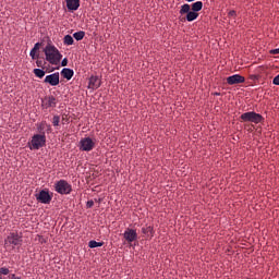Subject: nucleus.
I'll return each instance as SVG.
<instances>
[{"mask_svg":"<svg viewBox=\"0 0 279 279\" xmlns=\"http://www.w3.org/2000/svg\"><path fill=\"white\" fill-rule=\"evenodd\" d=\"M44 52L46 54V60L52 65H58L62 60V54L58 48L51 44L46 46Z\"/></svg>","mask_w":279,"mask_h":279,"instance_id":"1","label":"nucleus"},{"mask_svg":"<svg viewBox=\"0 0 279 279\" xmlns=\"http://www.w3.org/2000/svg\"><path fill=\"white\" fill-rule=\"evenodd\" d=\"M47 137L46 134H35L28 142V147L31 150H38L46 146Z\"/></svg>","mask_w":279,"mask_h":279,"instance_id":"2","label":"nucleus"},{"mask_svg":"<svg viewBox=\"0 0 279 279\" xmlns=\"http://www.w3.org/2000/svg\"><path fill=\"white\" fill-rule=\"evenodd\" d=\"M240 119L243 122H251L254 124L265 122V118L262 114L256 113L255 111L244 112L243 114L240 116Z\"/></svg>","mask_w":279,"mask_h":279,"instance_id":"3","label":"nucleus"},{"mask_svg":"<svg viewBox=\"0 0 279 279\" xmlns=\"http://www.w3.org/2000/svg\"><path fill=\"white\" fill-rule=\"evenodd\" d=\"M54 190L61 195H69L72 193L73 187L66 180H59L54 184Z\"/></svg>","mask_w":279,"mask_h":279,"instance_id":"4","label":"nucleus"},{"mask_svg":"<svg viewBox=\"0 0 279 279\" xmlns=\"http://www.w3.org/2000/svg\"><path fill=\"white\" fill-rule=\"evenodd\" d=\"M23 244V238L17 232H11L5 239V246H12V248L21 247Z\"/></svg>","mask_w":279,"mask_h":279,"instance_id":"5","label":"nucleus"},{"mask_svg":"<svg viewBox=\"0 0 279 279\" xmlns=\"http://www.w3.org/2000/svg\"><path fill=\"white\" fill-rule=\"evenodd\" d=\"M179 13L181 15L186 14L185 20L187 22H194L199 16V14L197 12H195L193 10L191 11V5H189V4L181 5Z\"/></svg>","mask_w":279,"mask_h":279,"instance_id":"6","label":"nucleus"},{"mask_svg":"<svg viewBox=\"0 0 279 279\" xmlns=\"http://www.w3.org/2000/svg\"><path fill=\"white\" fill-rule=\"evenodd\" d=\"M96 143L90 137H83L78 142V149L81 151H92L95 148Z\"/></svg>","mask_w":279,"mask_h":279,"instance_id":"7","label":"nucleus"},{"mask_svg":"<svg viewBox=\"0 0 279 279\" xmlns=\"http://www.w3.org/2000/svg\"><path fill=\"white\" fill-rule=\"evenodd\" d=\"M36 198L41 204H50L52 201V195L48 190H41L38 194H36Z\"/></svg>","mask_w":279,"mask_h":279,"instance_id":"8","label":"nucleus"},{"mask_svg":"<svg viewBox=\"0 0 279 279\" xmlns=\"http://www.w3.org/2000/svg\"><path fill=\"white\" fill-rule=\"evenodd\" d=\"M58 105V100L54 96H47L41 100V107L44 109H49V108H56Z\"/></svg>","mask_w":279,"mask_h":279,"instance_id":"9","label":"nucleus"},{"mask_svg":"<svg viewBox=\"0 0 279 279\" xmlns=\"http://www.w3.org/2000/svg\"><path fill=\"white\" fill-rule=\"evenodd\" d=\"M44 83L50 84L51 86H58L60 84V74L57 72V73L47 75Z\"/></svg>","mask_w":279,"mask_h":279,"instance_id":"10","label":"nucleus"},{"mask_svg":"<svg viewBox=\"0 0 279 279\" xmlns=\"http://www.w3.org/2000/svg\"><path fill=\"white\" fill-rule=\"evenodd\" d=\"M123 235H124V240H126V242H129V243L137 240V232L135 229L126 228V230H124Z\"/></svg>","mask_w":279,"mask_h":279,"instance_id":"11","label":"nucleus"},{"mask_svg":"<svg viewBox=\"0 0 279 279\" xmlns=\"http://www.w3.org/2000/svg\"><path fill=\"white\" fill-rule=\"evenodd\" d=\"M245 83V77L241 76L240 74H234L227 77V84L229 85H236Z\"/></svg>","mask_w":279,"mask_h":279,"instance_id":"12","label":"nucleus"},{"mask_svg":"<svg viewBox=\"0 0 279 279\" xmlns=\"http://www.w3.org/2000/svg\"><path fill=\"white\" fill-rule=\"evenodd\" d=\"M101 86V80L98 76L89 77V89H98Z\"/></svg>","mask_w":279,"mask_h":279,"instance_id":"13","label":"nucleus"},{"mask_svg":"<svg viewBox=\"0 0 279 279\" xmlns=\"http://www.w3.org/2000/svg\"><path fill=\"white\" fill-rule=\"evenodd\" d=\"M68 11H77L80 8V0H65Z\"/></svg>","mask_w":279,"mask_h":279,"instance_id":"14","label":"nucleus"},{"mask_svg":"<svg viewBox=\"0 0 279 279\" xmlns=\"http://www.w3.org/2000/svg\"><path fill=\"white\" fill-rule=\"evenodd\" d=\"M37 131L39 134H46L45 130L47 129L48 133L51 131V125L48 124L46 121H43L41 123L36 124Z\"/></svg>","mask_w":279,"mask_h":279,"instance_id":"15","label":"nucleus"},{"mask_svg":"<svg viewBox=\"0 0 279 279\" xmlns=\"http://www.w3.org/2000/svg\"><path fill=\"white\" fill-rule=\"evenodd\" d=\"M141 232L146 235V236H149V238H154L155 235V230H154V227L153 226H145L141 229Z\"/></svg>","mask_w":279,"mask_h":279,"instance_id":"16","label":"nucleus"},{"mask_svg":"<svg viewBox=\"0 0 279 279\" xmlns=\"http://www.w3.org/2000/svg\"><path fill=\"white\" fill-rule=\"evenodd\" d=\"M61 76L70 81L74 76V71L72 69L64 68L63 70H61Z\"/></svg>","mask_w":279,"mask_h":279,"instance_id":"17","label":"nucleus"},{"mask_svg":"<svg viewBox=\"0 0 279 279\" xmlns=\"http://www.w3.org/2000/svg\"><path fill=\"white\" fill-rule=\"evenodd\" d=\"M203 2L202 1H197V2H194L192 5H191V10L195 13L199 12L203 10Z\"/></svg>","mask_w":279,"mask_h":279,"instance_id":"18","label":"nucleus"},{"mask_svg":"<svg viewBox=\"0 0 279 279\" xmlns=\"http://www.w3.org/2000/svg\"><path fill=\"white\" fill-rule=\"evenodd\" d=\"M63 45H65V46L74 45L73 37L71 35H65V37H63Z\"/></svg>","mask_w":279,"mask_h":279,"instance_id":"19","label":"nucleus"},{"mask_svg":"<svg viewBox=\"0 0 279 279\" xmlns=\"http://www.w3.org/2000/svg\"><path fill=\"white\" fill-rule=\"evenodd\" d=\"M86 33L81 31L77 33H74V35H72V37H74V39H76V41L83 40L85 37Z\"/></svg>","mask_w":279,"mask_h":279,"instance_id":"20","label":"nucleus"},{"mask_svg":"<svg viewBox=\"0 0 279 279\" xmlns=\"http://www.w3.org/2000/svg\"><path fill=\"white\" fill-rule=\"evenodd\" d=\"M102 245H104V242H97L95 240L89 241V244H88L89 248L100 247Z\"/></svg>","mask_w":279,"mask_h":279,"instance_id":"21","label":"nucleus"},{"mask_svg":"<svg viewBox=\"0 0 279 279\" xmlns=\"http://www.w3.org/2000/svg\"><path fill=\"white\" fill-rule=\"evenodd\" d=\"M34 74L38 77V78H44L46 75V72L41 69H35L34 70Z\"/></svg>","mask_w":279,"mask_h":279,"instance_id":"22","label":"nucleus"},{"mask_svg":"<svg viewBox=\"0 0 279 279\" xmlns=\"http://www.w3.org/2000/svg\"><path fill=\"white\" fill-rule=\"evenodd\" d=\"M10 270L7 267L0 268V276H9Z\"/></svg>","mask_w":279,"mask_h":279,"instance_id":"23","label":"nucleus"},{"mask_svg":"<svg viewBox=\"0 0 279 279\" xmlns=\"http://www.w3.org/2000/svg\"><path fill=\"white\" fill-rule=\"evenodd\" d=\"M53 126H59L60 125V116H54L52 120Z\"/></svg>","mask_w":279,"mask_h":279,"instance_id":"24","label":"nucleus"},{"mask_svg":"<svg viewBox=\"0 0 279 279\" xmlns=\"http://www.w3.org/2000/svg\"><path fill=\"white\" fill-rule=\"evenodd\" d=\"M228 17H236V11L232 10L228 12Z\"/></svg>","mask_w":279,"mask_h":279,"instance_id":"25","label":"nucleus"},{"mask_svg":"<svg viewBox=\"0 0 279 279\" xmlns=\"http://www.w3.org/2000/svg\"><path fill=\"white\" fill-rule=\"evenodd\" d=\"M272 84L279 86V74L274 77Z\"/></svg>","mask_w":279,"mask_h":279,"instance_id":"26","label":"nucleus"},{"mask_svg":"<svg viewBox=\"0 0 279 279\" xmlns=\"http://www.w3.org/2000/svg\"><path fill=\"white\" fill-rule=\"evenodd\" d=\"M94 205L95 203L93 199L87 201V204H86L87 208H92Z\"/></svg>","mask_w":279,"mask_h":279,"instance_id":"27","label":"nucleus"},{"mask_svg":"<svg viewBox=\"0 0 279 279\" xmlns=\"http://www.w3.org/2000/svg\"><path fill=\"white\" fill-rule=\"evenodd\" d=\"M31 57H32L33 60H35L37 58L36 57V50L32 49Z\"/></svg>","mask_w":279,"mask_h":279,"instance_id":"28","label":"nucleus"},{"mask_svg":"<svg viewBox=\"0 0 279 279\" xmlns=\"http://www.w3.org/2000/svg\"><path fill=\"white\" fill-rule=\"evenodd\" d=\"M36 64H37L38 68H44V65H45L41 60H37Z\"/></svg>","mask_w":279,"mask_h":279,"instance_id":"29","label":"nucleus"},{"mask_svg":"<svg viewBox=\"0 0 279 279\" xmlns=\"http://www.w3.org/2000/svg\"><path fill=\"white\" fill-rule=\"evenodd\" d=\"M68 59L65 58V59H63V61H61V66H66L68 65Z\"/></svg>","mask_w":279,"mask_h":279,"instance_id":"30","label":"nucleus"},{"mask_svg":"<svg viewBox=\"0 0 279 279\" xmlns=\"http://www.w3.org/2000/svg\"><path fill=\"white\" fill-rule=\"evenodd\" d=\"M270 53H271V54H279V48H278V49L270 50Z\"/></svg>","mask_w":279,"mask_h":279,"instance_id":"31","label":"nucleus"},{"mask_svg":"<svg viewBox=\"0 0 279 279\" xmlns=\"http://www.w3.org/2000/svg\"><path fill=\"white\" fill-rule=\"evenodd\" d=\"M39 46H40V44L37 43V44L35 45V47H34L32 50L37 51V50L39 49Z\"/></svg>","mask_w":279,"mask_h":279,"instance_id":"32","label":"nucleus"},{"mask_svg":"<svg viewBox=\"0 0 279 279\" xmlns=\"http://www.w3.org/2000/svg\"><path fill=\"white\" fill-rule=\"evenodd\" d=\"M11 278H12V279H16L17 277H16L15 274H13V275H11Z\"/></svg>","mask_w":279,"mask_h":279,"instance_id":"33","label":"nucleus"},{"mask_svg":"<svg viewBox=\"0 0 279 279\" xmlns=\"http://www.w3.org/2000/svg\"><path fill=\"white\" fill-rule=\"evenodd\" d=\"M215 96H220L221 94L220 93H214Z\"/></svg>","mask_w":279,"mask_h":279,"instance_id":"34","label":"nucleus"},{"mask_svg":"<svg viewBox=\"0 0 279 279\" xmlns=\"http://www.w3.org/2000/svg\"><path fill=\"white\" fill-rule=\"evenodd\" d=\"M186 2H194L195 0H185Z\"/></svg>","mask_w":279,"mask_h":279,"instance_id":"35","label":"nucleus"},{"mask_svg":"<svg viewBox=\"0 0 279 279\" xmlns=\"http://www.w3.org/2000/svg\"><path fill=\"white\" fill-rule=\"evenodd\" d=\"M40 241H41V243L46 242L45 239H43V240H40Z\"/></svg>","mask_w":279,"mask_h":279,"instance_id":"36","label":"nucleus"},{"mask_svg":"<svg viewBox=\"0 0 279 279\" xmlns=\"http://www.w3.org/2000/svg\"><path fill=\"white\" fill-rule=\"evenodd\" d=\"M16 279H22L21 277H17Z\"/></svg>","mask_w":279,"mask_h":279,"instance_id":"37","label":"nucleus"},{"mask_svg":"<svg viewBox=\"0 0 279 279\" xmlns=\"http://www.w3.org/2000/svg\"><path fill=\"white\" fill-rule=\"evenodd\" d=\"M0 279H3L1 275H0Z\"/></svg>","mask_w":279,"mask_h":279,"instance_id":"38","label":"nucleus"}]
</instances>
